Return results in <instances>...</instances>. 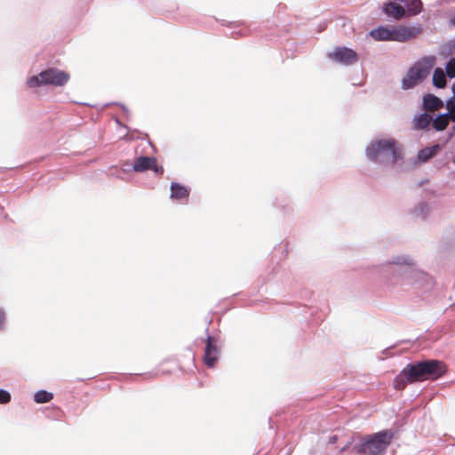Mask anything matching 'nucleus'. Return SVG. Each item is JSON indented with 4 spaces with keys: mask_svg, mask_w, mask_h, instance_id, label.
I'll use <instances>...</instances> for the list:
<instances>
[{
    "mask_svg": "<svg viewBox=\"0 0 455 455\" xmlns=\"http://www.w3.org/2000/svg\"><path fill=\"white\" fill-rule=\"evenodd\" d=\"M395 265L390 282L394 283L415 286L423 291H427L434 286L433 278L426 272L419 269L415 259L409 254L392 256L385 266Z\"/></svg>",
    "mask_w": 455,
    "mask_h": 455,
    "instance_id": "1",
    "label": "nucleus"
},
{
    "mask_svg": "<svg viewBox=\"0 0 455 455\" xmlns=\"http://www.w3.org/2000/svg\"><path fill=\"white\" fill-rule=\"evenodd\" d=\"M403 145L394 138L371 140L366 146L364 154L368 161L375 164H395L403 162Z\"/></svg>",
    "mask_w": 455,
    "mask_h": 455,
    "instance_id": "2",
    "label": "nucleus"
},
{
    "mask_svg": "<svg viewBox=\"0 0 455 455\" xmlns=\"http://www.w3.org/2000/svg\"><path fill=\"white\" fill-rule=\"evenodd\" d=\"M446 372V366L439 360H422L406 365V373L411 379L423 381L437 379Z\"/></svg>",
    "mask_w": 455,
    "mask_h": 455,
    "instance_id": "3",
    "label": "nucleus"
},
{
    "mask_svg": "<svg viewBox=\"0 0 455 455\" xmlns=\"http://www.w3.org/2000/svg\"><path fill=\"white\" fill-rule=\"evenodd\" d=\"M419 33L415 28L398 26L388 27L380 25L369 32V36L375 41H395L403 43L413 38Z\"/></svg>",
    "mask_w": 455,
    "mask_h": 455,
    "instance_id": "4",
    "label": "nucleus"
},
{
    "mask_svg": "<svg viewBox=\"0 0 455 455\" xmlns=\"http://www.w3.org/2000/svg\"><path fill=\"white\" fill-rule=\"evenodd\" d=\"M69 78L70 76L67 71L57 68H48L39 74L28 77L26 84L28 88H38L45 85L61 87L69 81Z\"/></svg>",
    "mask_w": 455,
    "mask_h": 455,
    "instance_id": "5",
    "label": "nucleus"
},
{
    "mask_svg": "<svg viewBox=\"0 0 455 455\" xmlns=\"http://www.w3.org/2000/svg\"><path fill=\"white\" fill-rule=\"evenodd\" d=\"M435 60L434 56H426L411 66L402 79L403 90L411 89L424 81L433 68Z\"/></svg>",
    "mask_w": 455,
    "mask_h": 455,
    "instance_id": "6",
    "label": "nucleus"
},
{
    "mask_svg": "<svg viewBox=\"0 0 455 455\" xmlns=\"http://www.w3.org/2000/svg\"><path fill=\"white\" fill-rule=\"evenodd\" d=\"M392 438V433L387 430L368 435L362 441L357 451L363 455H382Z\"/></svg>",
    "mask_w": 455,
    "mask_h": 455,
    "instance_id": "7",
    "label": "nucleus"
},
{
    "mask_svg": "<svg viewBox=\"0 0 455 455\" xmlns=\"http://www.w3.org/2000/svg\"><path fill=\"white\" fill-rule=\"evenodd\" d=\"M118 171H164L159 168L156 158L154 156H141L135 158L134 161L124 162Z\"/></svg>",
    "mask_w": 455,
    "mask_h": 455,
    "instance_id": "8",
    "label": "nucleus"
},
{
    "mask_svg": "<svg viewBox=\"0 0 455 455\" xmlns=\"http://www.w3.org/2000/svg\"><path fill=\"white\" fill-rule=\"evenodd\" d=\"M328 57L344 66H349L357 61V53L346 46L337 47L332 52H328Z\"/></svg>",
    "mask_w": 455,
    "mask_h": 455,
    "instance_id": "9",
    "label": "nucleus"
},
{
    "mask_svg": "<svg viewBox=\"0 0 455 455\" xmlns=\"http://www.w3.org/2000/svg\"><path fill=\"white\" fill-rule=\"evenodd\" d=\"M381 11L387 17L395 20L405 17V5L399 0H387L382 4Z\"/></svg>",
    "mask_w": 455,
    "mask_h": 455,
    "instance_id": "10",
    "label": "nucleus"
},
{
    "mask_svg": "<svg viewBox=\"0 0 455 455\" xmlns=\"http://www.w3.org/2000/svg\"><path fill=\"white\" fill-rule=\"evenodd\" d=\"M219 353V339L215 337L207 336L204 356V363L210 368L213 367L218 360Z\"/></svg>",
    "mask_w": 455,
    "mask_h": 455,
    "instance_id": "11",
    "label": "nucleus"
},
{
    "mask_svg": "<svg viewBox=\"0 0 455 455\" xmlns=\"http://www.w3.org/2000/svg\"><path fill=\"white\" fill-rule=\"evenodd\" d=\"M440 147L437 144L420 149L417 156L412 159V164H419L427 162L437 153Z\"/></svg>",
    "mask_w": 455,
    "mask_h": 455,
    "instance_id": "12",
    "label": "nucleus"
},
{
    "mask_svg": "<svg viewBox=\"0 0 455 455\" xmlns=\"http://www.w3.org/2000/svg\"><path fill=\"white\" fill-rule=\"evenodd\" d=\"M430 212V204L427 202L421 200L413 207V209H411V212L416 218L426 220L429 216Z\"/></svg>",
    "mask_w": 455,
    "mask_h": 455,
    "instance_id": "13",
    "label": "nucleus"
},
{
    "mask_svg": "<svg viewBox=\"0 0 455 455\" xmlns=\"http://www.w3.org/2000/svg\"><path fill=\"white\" fill-rule=\"evenodd\" d=\"M443 100L439 97L432 93H427L423 97L422 108L426 111L438 108L440 107H443Z\"/></svg>",
    "mask_w": 455,
    "mask_h": 455,
    "instance_id": "14",
    "label": "nucleus"
},
{
    "mask_svg": "<svg viewBox=\"0 0 455 455\" xmlns=\"http://www.w3.org/2000/svg\"><path fill=\"white\" fill-rule=\"evenodd\" d=\"M451 120L450 116V110L447 113L436 116L435 118L432 117V126L435 131L441 132L446 129L449 124V120Z\"/></svg>",
    "mask_w": 455,
    "mask_h": 455,
    "instance_id": "15",
    "label": "nucleus"
},
{
    "mask_svg": "<svg viewBox=\"0 0 455 455\" xmlns=\"http://www.w3.org/2000/svg\"><path fill=\"white\" fill-rule=\"evenodd\" d=\"M446 76V74L442 68H436L433 72V85L438 89L444 88L447 84Z\"/></svg>",
    "mask_w": 455,
    "mask_h": 455,
    "instance_id": "16",
    "label": "nucleus"
},
{
    "mask_svg": "<svg viewBox=\"0 0 455 455\" xmlns=\"http://www.w3.org/2000/svg\"><path fill=\"white\" fill-rule=\"evenodd\" d=\"M188 189L179 183L171 184V197L173 199H183L188 197Z\"/></svg>",
    "mask_w": 455,
    "mask_h": 455,
    "instance_id": "17",
    "label": "nucleus"
},
{
    "mask_svg": "<svg viewBox=\"0 0 455 455\" xmlns=\"http://www.w3.org/2000/svg\"><path fill=\"white\" fill-rule=\"evenodd\" d=\"M414 382L411 379L410 376L406 373V367L403 369L400 374L394 379V387L397 390L403 389L407 383Z\"/></svg>",
    "mask_w": 455,
    "mask_h": 455,
    "instance_id": "18",
    "label": "nucleus"
},
{
    "mask_svg": "<svg viewBox=\"0 0 455 455\" xmlns=\"http://www.w3.org/2000/svg\"><path fill=\"white\" fill-rule=\"evenodd\" d=\"M414 127L417 130L426 128L432 122V116L427 113H422L414 117Z\"/></svg>",
    "mask_w": 455,
    "mask_h": 455,
    "instance_id": "19",
    "label": "nucleus"
},
{
    "mask_svg": "<svg viewBox=\"0 0 455 455\" xmlns=\"http://www.w3.org/2000/svg\"><path fill=\"white\" fill-rule=\"evenodd\" d=\"M53 394L46 390H39L34 395V401L36 403H45L52 400Z\"/></svg>",
    "mask_w": 455,
    "mask_h": 455,
    "instance_id": "20",
    "label": "nucleus"
},
{
    "mask_svg": "<svg viewBox=\"0 0 455 455\" xmlns=\"http://www.w3.org/2000/svg\"><path fill=\"white\" fill-rule=\"evenodd\" d=\"M451 91L453 95L446 100V108L450 110V116L455 122V82L451 85Z\"/></svg>",
    "mask_w": 455,
    "mask_h": 455,
    "instance_id": "21",
    "label": "nucleus"
},
{
    "mask_svg": "<svg viewBox=\"0 0 455 455\" xmlns=\"http://www.w3.org/2000/svg\"><path fill=\"white\" fill-rule=\"evenodd\" d=\"M444 73L450 79L455 78V57L447 61Z\"/></svg>",
    "mask_w": 455,
    "mask_h": 455,
    "instance_id": "22",
    "label": "nucleus"
},
{
    "mask_svg": "<svg viewBox=\"0 0 455 455\" xmlns=\"http://www.w3.org/2000/svg\"><path fill=\"white\" fill-rule=\"evenodd\" d=\"M441 52L444 55V57H447L448 55H451V54H454L455 53V41H450V42L443 44Z\"/></svg>",
    "mask_w": 455,
    "mask_h": 455,
    "instance_id": "23",
    "label": "nucleus"
},
{
    "mask_svg": "<svg viewBox=\"0 0 455 455\" xmlns=\"http://www.w3.org/2000/svg\"><path fill=\"white\" fill-rule=\"evenodd\" d=\"M7 316L4 309L0 308V332H4L6 329Z\"/></svg>",
    "mask_w": 455,
    "mask_h": 455,
    "instance_id": "24",
    "label": "nucleus"
},
{
    "mask_svg": "<svg viewBox=\"0 0 455 455\" xmlns=\"http://www.w3.org/2000/svg\"><path fill=\"white\" fill-rule=\"evenodd\" d=\"M11 401V395L8 391L0 388V404L8 403Z\"/></svg>",
    "mask_w": 455,
    "mask_h": 455,
    "instance_id": "25",
    "label": "nucleus"
},
{
    "mask_svg": "<svg viewBox=\"0 0 455 455\" xmlns=\"http://www.w3.org/2000/svg\"><path fill=\"white\" fill-rule=\"evenodd\" d=\"M114 104H115V105H118V106H120V107L122 108L123 111H124L126 115H128V114H129V109L127 108V107H126L125 105H124V104H122V103H118V102L108 103V104H106V105H105V107H108V106H109V105H114Z\"/></svg>",
    "mask_w": 455,
    "mask_h": 455,
    "instance_id": "26",
    "label": "nucleus"
},
{
    "mask_svg": "<svg viewBox=\"0 0 455 455\" xmlns=\"http://www.w3.org/2000/svg\"><path fill=\"white\" fill-rule=\"evenodd\" d=\"M117 178L124 180V181H132V175L130 172H124L123 176H117Z\"/></svg>",
    "mask_w": 455,
    "mask_h": 455,
    "instance_id": "27",
    "label": "nucleus"
},
{
    "mask_svg": "<svg viewBox=\"0 0 455 455\" xmlns=\"http://www.w3.org/2000/svg\"><path fill=\"white\" fill-rule=\"evenodd\" d=\"M337 440H338L337 435H331L329 437V443L333 444L337 442Z\"/></svg>",
    "mask_w": 455,
    "mask_h": 455,
    "instance_id": "28",
    "label": "nucleus"
},
{
    "mask_svg": "<svg viewBox=\"0 0 455 455\" xmlns=\"http://www.w3.org/2000/svg\"><path fill=\"white\" fill-rule=\"evenodd\" d=\"M450 23L451 25L455 26V14L451 17Z\"/></svg>",
    "mask_w": 455,
    "mask_h": 455,
    "instance_id": "29",
    "label": "nucleus"
},
{
    "mask_svg": "<svg viewBox=\"0 0 455 455\" xmlns=\"http://www.w3.org/2000/svg\"><path fill=\"white\" fill-rule=\"evenodd\" d=\"M427 182L426 180H421L420 182L418 184L419 187L423 186Z\"/></svg>",
    "mask_w": 455,
    "mask_h": 455,
    "instance_id": "30",
    "label": "nucleus"
},
{
    "mask_svg": "<svg viewBox=\"0 0 455 455\" xmlns=\"http://www.w3.org/2000/svg\"><path fill=\"white\" fill-rule=\"evenodd\" d=\"M235 35L242 36V33L240 31H235L232 33V36H235Z\"/></svg>",
    "mask_w": 455,
    "mask_h": 455,
    "instance_id": "31",
    "label": "nucleus"
},
{
    "mask_svg": "<svg viewBox=\"0 0 455 455\" xmlns=\"http://www.w3.org/2000/svg\"><path fill=\"white\" fill-rule=\"evenodd\" d=\"M221 24H222L223 26H227V25H228V22H227V21H225V20H222V21H221ZM228 24H232V22H228Z\"/></svg>",
    "mask_w": 455,
    "mask_h": 455,
    "instance_id": "32",
    "label": "nucleus"
},
{
    "mask_svg": "<svg viewBox=\"0 0 455 455\" xmlns=\"http://www.w3.org/2000/svg\"><path fill=\"white\" fill-rule=\"evenodd\" d=\"M2 171H13V169L12 168H4Z\"/></svg>",
    "mask_w": 455,
    "mask_h": 455,
    "instance_id": "33",
    "label": "nucleus"
},
{
    "mask_svg": "<svg viewBox=\"0 0 455 455\" xmlns=\"http://www.w3.org/2000/svg\"><path fill=\"white\" fill-rule=\"evenodd\" d=\"M116 122L117 124L121 125V122L119 121V119H116Z\"/></svg>",
    "mask_w": 455,
    "mask_h": 455,
    "instance_id": "34",
    "label": "nucleus"
}]
</instances>
